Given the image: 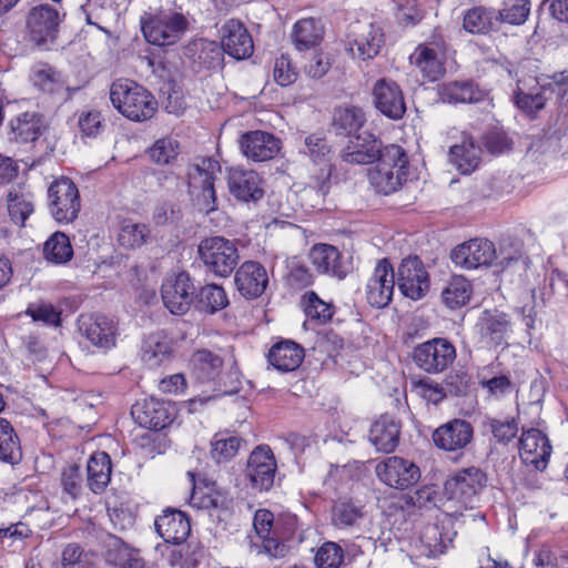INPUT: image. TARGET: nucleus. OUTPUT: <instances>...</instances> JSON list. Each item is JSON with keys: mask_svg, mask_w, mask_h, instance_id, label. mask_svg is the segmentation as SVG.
Returning a JSON list of instances; mask_svg holds the SVG:
<instances>
[{"mask_svg": "<svg viewBox=\"0 0 568 568\" xmlns=\"http://www.w3.org/2000/svg\"><path fill=\"white\" fill-rule=\"evenodd\" d=\"M112 105L125 118L135 122L146 121L155 114L158 102L142 85L130 80H116L110 88Z\"/></svg>", "mask_w": 568, "mask_h": 568, "instance_id": "nucleus-1", "label": "nucleus"}, {"mask_svg": "<svg viewBox=\"0 0 568 568\" xmlns=\"http://www.w3.org/2000/svg\"><path fill=\"white\" fill-rule=\"evenodd\" d=\"M374 168L368 170L371 185L381 194L388 195L402 187L407 180L408 156L397 144L385 146Z\"/></svg>", "mask_w": 568, "mask_h": 568, "instance_id": "nucleus-2", "label": "nucleus"}, {"mask_svg": "<svg viewBox=\"0 0 568 568\" xmlns=\"http://www.w3.org/2000/svg\"><path fill=\"white\" fill-rule=\"evenodd\" d=\"M197 254L206 271L219 277H229L240 261L236 243L223 236L203 239Z\"/></svg>", "mask_w": 568, "mask_h": 568, "instance_id": "nucleus-3", "label": "nucleus"}, {"mask_svg": "<svg viewBox=\"0 0 568 568\" xmlns=\"http://www.w3.org/2000/svg\"><path fill=\"white\" fill-rule=\"evenodd\" d=\"M48 209L58 223H71L78 217L81 209L80 193L71 179L61 176L50 183Z\"/></svg>", "mask_w": 568, "mask_h": 568, "instance_id": "nucleus-4", "label": "nucleus"}, {"mask_svg": "<svg viewBox=\"0 0 568 568\" xmlns=\"http://www.w3.org/2000/svg\"><path fill=\"white\" fill-rule=\"evenodd\" d=\"M456 359V348L446 338L435 337L415 346L413 361L415 365L428 374L446 371Z\"/></svg>", "mask_w": 568, "mask_h": 568, "instance_id": "nucleus-5", "label": "nucleus"}, {"mask_svg": "<svg viewBox=\"0 0 568 568\" xmlns=\"http://www.w3.org/2000/svg\"><path fill=\"white\" fill-rule=\"evenodd\" d=\"M221 172L220 163L212 158H202L190 165L187 171L189 187L201 190L202 210L205 213L216 209V193L214 182Z\"/></svg>", "mask_w": 568, "mask_h": 568, "instance_id": "nucleus-6", "label": "nucleus"}, {"mask_svg": "<svg viewBox=\"0 0 568 568\" xmlns=\"http://www.w3.org/2000/svg\"><path fill=\"white\" fill-rule=\"evenodd\" d=\"M486 474L477 467H468L457 471L445 483V491L465 507L473 508L478 494L486 486Z\"/></svg>", "mask_w": 568, "mask_h": 568, "instance_id": "nucleus-7", "label": "nucleus"}, {"mask_svg": "<svg viewBox=\"0 0 568 568\" xmlns=\"http://www.w3.org/2000/svg\"><path fill=\"white\" fill-rule=\"evenodd\" d=\"M164 306L174 315L185 314L195 301V287L187 272L166 277L161 287Z\"/></svg>", "mask_w": 568, "mask_h": 568, "instance_id": "nucleus-8", "label": "nucleus"}, {"mask_svg": "<svg viewBox=\"0 0 568 568\" xmlns=\"http://www.w3.org/2000/svg\"><path fill=\"white\" fill-rule=\"evenodd\" d=\"M396 275L399 291L413 301L423 298L429 291V274L418 256L402 260Z\"/></svg>", "mask_w": 568, "mask_h": 568, "instance_id": "nucleus-9", "label": "nucleus"}, {"mask_svg": "<svg viewBox=\"0 0 568 568\" xmlns=\"http://www.w3.org/2000/svg\"><path fill=\"white\" fill-rule=\"evenodd\" d=\"M495 258V245L486 239L466 241L457 245L450 253L454 265L468 271L490 266Z\"/></svg>", "mask_w": 568, "mask_h": 568, "instance_id": "nucleus-10", "label": "nucleus"}, {"mask_svg": "<svg viewBox=\"0 0 568 568\" xmlns=\"http://www.w3.org/2000/svg\"><path fill=\"white\" fill-rule=\"evenodd\" d=\"M277 464L272 449L266 445H258L250 454L246 466V476L254 489L267 491L274 485Z\"/></svg>", "mask_w": 568, "mask_h": 568, "instance_id": "nucleus-11", "label": "nucleus"}, {"mask_svg": "<svg viewBox=\"0 0 568 568\" xmlns=\"http://www.w3.org/2000/svg\"><path fill=\"white\" fill-rule=\"evenodd\" d=\"M376 475L387 486L404 490L418 481L420 470L413 462L392 456L377 464Z\"/></svg>", "mask_w": 568, "mask_h": 568, "instance_id": "nucleus-12", "label": "nucleus"}, {"mask_svg": "<svg viewBox=\"0 0 568 568\" xmlns=\"http://www.w3.org/2000/svg\"><path fill=\"white\" fill-rule=\"evenodd\" d=\"M395 272L387 258L379 260L366 285V300L376 308L387 306L394 294Z\"/></svg>", "mask_w": 568, "mask_h": 568, "instance_id": "nucleus-13", "label": "nucleus"}, {"mask_svg": "<svg viewBox=\"0 0 568 568\" xmlns=\"http://www.w3.org/2000/svg\"><path fill=\"white\" fill-rule=\"evenodd\" d=\"M131 415L141 427L160 430L172 423L174 407L168 402L148 398L136 402L131 408Z\"/></svg>", "mask_w": 568, "mask_h": 568, "instance_id": "nucleus-14", "label": "nucleus"}, {"mask_svg": "<svg viewBox=\"0 0 568 568\" xmlns=\"http://www.w3.org/2000/svg\"><path fill=\"white\" fill-rule=\"evenodd\" d=\"M230 193L240 202L256 203L264 196L263 180L257 172L231 168L227 173Z\"/></svg>", "mask_w": 568, "mask_h": 568, "instance_id": "nucleus-15", "label": "nucleus"}, {"mask_svg": "<svg viewBox=\"0 0 568 568\" xmlns=\"http://www.w3.org/2000/svg\"><path fill=\"white\" fill-rule=\"evenodd\" d=\"M374 105L385 116L400 120L406 113V103L400 87L390 79H379L373 87Z\"/></svg>", "mask_w": 568, "mask_h": 568, "instance_id": "nucleus-16", "label": "nucleus"}, {"mask_svg": "<svg viewBox=\"0 0 568 568\" xmlns=\"http://www.w3.org/2000/svg\"><path fill=\"white\" fill-rule=\"evenodd\" d=\"M474 428L465 419H453L433 433V442L436 447L445 452H459L465 449L473 440Z\"/></svg>", "mask_w": 568, "mask_h": 568, "instance_id": "nucleus-17", "label": "nucleus"}, {"mask_svg": "<svg viewBox=\"0 0 568 568\" xmlns=\"http://www.w3.org/2000/svg\"><path fill=\"white\" fill-rule=\"evenodd\" d=\"M477 326L481 341L490 347L507 345L513 333V323L508 314L497 310H485L478 318Z\"/></svg>", "mask_w": 568, "mask_h": 568, "instance_id": "nucleus-18", "label": "nucleus"}, {"mask_svg": "<svg viewBox=\"0 0 568 568\" xmlns=\"http://www.w3.org/2000/svg\"><path fill=\"white\" fill-rule=\"evenodd\" d=\"M234 282L239 293L246 300L260 297L268 285L266 268L256 261H245L236 270Z\"/></svg>", "mask_w": 568, "mask_h": 568, "instance_id": "nucleus-19", "label": "nucleus"}, {"mask_svg": "<svg viewBox=\"0 0 568 568\" xmlns=\"http://www.w3.org/2000/svg\"><path fill=\"white\" fill-rule=\"evenodd\" d=\"M79 332L85 336L94 346L111 348L115 345L116 324L113 320L102 314L81 315Z\"/></svg>", "mask_w": 568, "mask_h": 568, "instance_id": "nucleus-20", "label": "nucleus"}, {"mask_svg": "<svg viewBox=\"0 0 568 568\" xmlns=\"http://www.w3.org/2000/svg\"><path fill=\"white\" fill-rule=\"evenodd\" d=\"M385 146L372 134H356L342 150L341 158L349 164H371L384 153Z\"/></svg>", "mask_w": 568, "mask_h": 568, "instance_id": "nucleus-21", "label": "nucleus"}, {"mask_svg": "<svg viewBox=\"0 0 568 568\" xmlns=\"http://www.w3.org/2000/svg\"><path fill=\"white\" fill-rule=\"evenodd\" d=\"M155 531L165 541L174 545L183 544L191 532L190 519L185 513L168 508L154 521Z\"/></svg>", "mask_w": 568, "mask_h": 568, "instance_id": "nucleus-22", "label": "nucleus"}, {"mask_svg": "<svg viewBox=\"0 0 568 568\" xmlns=\"http://www.w3.org/2000/svg\"><path fill=\"white\" fill-rule=\"evenodd\" d=\"M551 445L548 437L539 429L524 430L519 438V454L526 464L544 469L551 455Z\"/></svg>", "mask_w": 568, "mask_h": 568, "instance_id": "nucleus-23", "label": "nucleus"}, {"mask_svg": "<svg viewBox=\"0 0 568 568\" xmlns=\"http://www.w3.org/2000/svg\"><path fill=\"white\" fill-rule=\"evenodd\" d=\"M189 18L182 11L171 8H161L155 13L141 18L143 36L160 29H162L161 36H169L166 33L168 31L172 33H185L189 31Z\"/></svg>", "mask_w": 568, "mask_h": 568, "instance_id": "nucleus-24", "label": "nucleus"}, {"mask_svg": "<svg viewBox=\"0 0 568 568\" xmlns=\"http://www.w3.org/2000/svg\"><path fill=\"white\" fill-rule=\"evenodd\" d=\"M240 145L243 154L253 161L262 162L273 159L281 149V142L265 131H250L241 136Z\"/></svg>", "mask_w": 568, "mask_h": 568, "instance_id": "nucleus-25", "label": "nucleus"}, {"mask_svg": "<svg viewBox=\"0 0 568 568\" xmlns=\"http://www.w3.org/2000/svg\"><path fill=\"white\" fill-rule=\"evenodd\" d=\"M313 266L323 274L343 280L351 271V263L345 261L341 252L329 244H316L308 254Z\"/></svg>", "mask_w": 568, "mask_h": 568, "instance_id": "nucleus-26", "label": "nucleus"}, {"mask_svg": "<svg viewBox=\"0 0 568 568\" xmlns=\"http://www.w3.org/2000/svg\"><path fill=\"white\" fill-rule=\"evenodd\" d=\"M275 517L267 509H258L253 518L254 529L262 541L263 551L272 558H283L288 552V546L271 537Z\"/></svg>", "mask_w": 568, "mask_h": 568, "instance_id": "nucleus-27", "label": "nucleus"}, {"mask_svg": "<svg viewBox=\"0 0 568 568\" xmlns=\"http://www.w3.org/2000/svg\"><path fill=\"white\" fill-rule=\"evenodd\" d=\"M304 356L301 345L291 339H284L270 348L267 361L278 372L288 373L300 367Z\"/></svg>", "mask_w": 568, "mask_h": 568, "instance_id": "nucleus-28", "label": "nucleus"}, {"mask_svg": "<svg viewBox=\"0 0 568 568\" xmlns=\"http://www.w3.org/2000/svg\"><path fill=\"white\" fill-rule=\"evenodd\" d=\"M366 515L365 505L352 497H339L331 508L332 525L338 529H349L358 526Z\"/></svg>", "mask_w": 568, "mask_h": 568, "instance_id": "nucleus-29", "label": "nucleus"}, {"mask_svg": "<svg viewBox=\"0 0 568 568\" xmlns=\"http://www.w3.org/2000/svg\"><path fill=\"white\" fill-rule=\"evenodd\" d=\"M463 27L466 32L473 34L500 32V14L494 8L474 7L465 12Z\"/></svg>", "mask_w": 568, "mask_h": 568, "instance_id": "nucleus-30", "label": "nucleus"}, {"mask_svg": "<svg viewBox=\"0 0 568 568\" xmlns=\"http://www.w3.org/2000/svg\"><path fill=\"white\" fill-rule=\"evenodd\" d=\"M369 440L379 452H393L399 440V424L394 417L382 415L371 427Z\"/></svg>", "mask_w": 568, "mask_h": 568, "instance_id": "nucleus-31", "label": "nucleus"}, {"mask_svg": "<svg viewBox=\"0 0 568 568\" xmlns=\"http://www.w3.org/2000/svg\"><path fill=\"white\" fill-rule=\"evenodd\" d=\"M60 24L59 11L50 4H39L30 9L27 27L33 36H52Z\"/></svg>", "mask_w": 568, "mask_h": 568, "instance_id": "nucleus-32", "label": "nucleus"}, {"mask_svg": "<svg viewBox=\"0 0 568 568\" xmlns=\"http://www.w3.org/2000/svg\"><path fill=\"white\" fill-rule=\"evenodd\" d=\"M8 212L11 221L23 226L34 211V195L26 185L12 186L7 195Z\"/></svg>", "mask_w": 568, "mask_h": 568, "instance_id": "nucleus-33", "label": "nucleus"}, {"mask_svg": "<svg viewBox=\"0 0 568 568\" xmlns=\"http://www.w3.org/2000/svg\"><path fill=\"white\" fill-rule=\"evenodd\" d=\"M480 146L475 143L468 134H463L462 142L456 143L449 149L450 162L463 173H471L480 161Z\"/></svg>", "mask_w": 568, "mask_h": 568, "instance_id": "nucleus-34", "label": "nucleus"}, {"mask_svg": "<svg viewBox=\"0 0 568 568\" xmlns=\"http://www.w3.org/2000/svg\"><path fill=\"white\" fill-rule=\"evenodd\" d=\"M223 53L222 42L206 38H194L185 48V54L206 69L220 65Z\"/></svg>", "mask_w": 568, "mask_h": 568, "instance_id": "nucleus-35", "label": "nucleus"}, {"mask_svg": "<svg viewBox=\"0 0 568 568\" xmlns=\"http://www.w3.org/2000/svg\"><path fill=\"white\" fill-rule=\"evenodd\" d=\"M222 365L221 356L209 349L196 351L190 359L191 374L200 383L215 381Z\"/></svg>", "mask_w": 568, "mask_h": 568, "instance_id": "nucleus-36", "label": "nucleus"}, {"mask_svg": "<svg viewBox=\"0 0 568 568\" xmlns=\"http://www.w3.org/2000/svg\"><path fill=\"white\" fill-rule=\"evenodd\" d=\"M88 486L94 494L104 491L111 480L112 463L105 452H95L87 465Z\"/></svg>", "mask_w": 568, "mask_h": 568, "instance_id": "nucleus-37", "label": "nucleus"}, {"mask_svg": "<svg viewBox=\"0 0 568 568\" xmlns=\"http://www.w3.org/2000/svg\"><path fill=\"white\" fill-rule=\"evenodd\" d=\"M444 53L439 49L428 45H418L410 54V63L430 81L437 80L443 74Z\"/></svg>", "mask_w": 568, "mask_h": 568, "instance_id": "nucleus-38", "label": "nucleus"}, {"mask_svg": "<svg viewBox=\"0 0 568 568\" xmlns=\"http://www.w3.org/2000/svg\"><path fill=\"white\" fill-rule=\"evenodd\" d=\"M42 130V118L36 112L21 113L10 121V139L16 142L36 141Z\"/></svg>", "mask_w": 568, "mask_h": 568, "instance_id": "nucleus-39", "label": "nucleus"}, {"mask_svg": "<svg viewBox=\"0 0 568 568\" xmlns=\"http://www.w3.org/2000/svg\"><path fill=\"white\" fill-rule=\"evenodd\" d=\"M365 121V113L361 108H338L334 111L332 126L337 135L353 138L364 125Z\"/></svg>", "mask_w": 568, "mask_h": 568, "instance_id": "nucleus-40", "label": "nucleus"}, {"mask_svg": "<svg viewBox=\"0 0 568 568\" xmlns=\"http://www.w3.org/2000/svg\"><path fill=\"white\" fill-rule=\"evenodd\" d=\"M30 81L38 90L49 94L59 92L65 84L59 71L42 62L32 67Z\"/></svg>", "mask_w": 568, "mask_h": 568, "instance_id": "nucleus-41", "label": "nucleus"}, {"mask_svg": "<svg viewBox=\"0 0 568 568\" xmlns=\"http://www.w3.org/2000/svg\"><path fill=\"white\" fill-rule=\"evenodd\" d=\"M172 352L170 341L161 334L148 336L142 345V361L151 368L160 366Z\"/></svg>", "mask_w": 568, "mask_h": 568, "instance_id": "nucleus-42", "label": "nucleus"}, {"mask_svg": "<svg viewBox=\"0 0 568 568\" xmlns=\"http://www.w3.org/2000/svg\"><path fill=\"white\" fill-rule=\"evenodd\" d=\"M21 458L20 439L14 428L10 422L0 417V460L16 465Z\"/></svg>", "mask_w": 568, "mask_h": 568, "instance_id": "nucleus-43", "label": "nucleus"}, {"mask_svg": "<svg viewBox=\"0 0 568 568\" xmlns=\"http://www.w3.org/2000/svg\"><path fill=\"white\" fill-rule=\"evenodd\" d=\"M21 458L20 439L14 428L10 422L0 417V460L16 465Z\"/></svg>", "mask_w": 568, "mask_h": 568, "instance_id": "nucleus-44", "label": "nucleus"}, {"mask_svg": "<svg viewBox=\"0 0 568 568\" xmlns=\"http://www.w3.org/2000/svg\"><path fill=\"white\" fill-rule=\"evenodd\" d=\"M473 287L464 276H453L442 291L443 303L452 308H459L466 305L471 296Z\"/></svg>", "mask_w": 568, "mask_h": 568, "instance_id": "nucleus-45", "label": "nucleus"}, {"mask_svg": "<svg viewBox=\"0 0 568 568\" xmlns=\"http://www.w3.org/2000/svg\"><path fill=\"white\" fill-rule=\"evenodd\" d=\"M197 308L214 314L229 305L225 290L217 284H206L195 293Z\"/></svg>", "mask_w": 568, "mask_h": 568, "instance_id": "nucleus-46", "label": "nucleus"}, {"mask_svg": "<svg viewBox=\"0 0 568 568\" xmlns=\"http://www.w3.org/2000/svg\"><path fill=\"white\" fill-rule=\"evenodd\" d=\"M243 439L227 432L216 433L211 442V456L217 463L233 459L241 447Z\"/></svg>", "mask_w": 568, "mask_h": 568, "instance_id": "nucleus-47", "label": "nucleus"}, {"mask_svg": "<svg viewBox=\"0 0 568 568\" xmlns=\"http://www.w3.org/2000/svg\"><path fill=\"white\" fill-rule=\"evenodd\" d=\"M385 1L390 6L397 24L403 29L415 27L424 19L425 13L417 0Z\"/></svg>", "mask_w": 568, "mask_h": 568, "instance_id": "nucleus-48", "label": "nucleus"}, {"mask_svg": "<svg viewBox=\"0 0 568 568\" xmlns=\"http://www.w3.org/2000/svg\"><path fill=\"white\" fill-rule=\"evenodd\" d=\"M44 258L54 264H63L71 260L73 250L69 237L62 232L53 233L44 243Z\"/></svg>", "mask_w": 568, "mask_h": 568, "instance_id": "nucleus-49", "label": "nucleus"}, {"mask_svg": "<svg viewBox=\"0 0 568 568\" xmlns=\"http://www.w3.org/2000/svg\"><path fill=\"white\" fill-rule=\"evenodd\" d=\"M442 97L444 101L449 103H473L478 102L483 93L473 82L456 81L443 88Z\"/></svg>", "mask_w": 568, "mask_h": 568, "instance_id": "nucleus-50", "label": "nucleus"}, {"mask_svg": "<svg viewBox=\"0 0 568 568\" xmlns=\"http://www.w3.org/2000/svg\"><path fill=\"white\" fill-rule=\"evenodd\" d=\"M302 306L306 317L317 324H326L334 315V306L321 300L313 291L303 295Z\"/></svg>", "mask_w": 568, "mask_h": 568, "instance_id": "nucleus-51", "label": "nucleus"}, {"mask_svg": "<svg viewBox=\"0 0 568 568\" xmlns=\"http://www.w3.org/2000/svg\"><path fill=\"white\" fill-rule=\"evenodd\" d=\"M483 428L493 435L498 444L507 445L513 440L518 433V424L514 418L511 419H497L486 417L483 420Z\"/></svg>", "mask_w": 568, "mask_h": 568, "instance_id": "nucleus-52", "label": "nucleus"}, {"mask_svg": "<svg viewBox=\"0 0 568 568\" xmlns=\"http://www.w3.org/2000/svg\"><path fill=\"white\" fill-rule=\"evenodd\" d=\"M149 235L150 230L145 224L125 221L120 229L118 241L124 247L134 248L143 245Z\"/></svg>", "mask_w": 568, "mask_h": 568, "instance_id": "nucleus-53", "label": "nucleus"}, {"mask_svg": "<svg viewBox=\"0 0 568 568\" xmlns=\"http://www.w3.org/2000/svg\"><path fill=\"white\" fill-rule=\"evenodd\" d=\"M179 142L172 138L156 140L149 148L148 154L152 162L159 165L170 164L179 154Z\"/></svg>", "mask_w": 568, "mask_h": 568, "instance_id": "nucleus-54", "label": "nucleus"}, {"mask_svg": "<svg viewBox=\"0 0 568 568\" xmlns=\"http://www.w3.org/2000/svg\"><path fill=\"white\" fill-rule=\"evenodd\" d=\"M343 548L334 542H324L316 551L314 562L316 568H339L344 561Z\"/></svg>", "mask_w": 568, "mask_h": 568, "instance_id": "nucleus-55", "label": "nucleus"}, {"mask_svg": "<svg viewBox=\"0 0 568 568\" xmlns=\"http://www.w3.org/2000/svg\"><path fill=\"white\" fill-rule=\"evenodd\" d=\"M26 314L34 322H42L48 326L58 327L61 325V311H58L51 303L43 301L30 303Z\"/></svg>", "mask_w": 568, "mask_h": 568, "instance_id": "nucleus-56", "label": "nucleus"}, {"mask_svg": "<svg viewBox=\"0 0 568 568\" xmlns=\"http://www.w3.org/2000/svg\"><path fill=\"white\" fill-rule=\"evenodd\" d=\"M103 547L105 561L119 568L124 564L133 550L122 539L114 535H109L104 539Z\"/></svg>", "mask_w": 568, "mask_h": 568, "instance_id": "nucleus-57", "label": "nucleus"}, {"mask_svg": "<svg viewBox=\"0 0 568 568\" xmlns=\"http://www.w3.org/2000/svg\"><path fill=\"white\" fill-rule=\"evenodd\" d=\"M302 152L308 155L313 162L320 163L329 160L332 150L322 134L314 133L304 139Z\"/></svg>", "mask_w": 568, "mask_h": 568, "instance_id": "nucleus-58", "label": "nucleus"}, {"mask_svg": "<svg viewBox=\"0 0 568 568\" xmlns=\"http://www.w3.org/2000/svg\"><path fill=\"white\" fill-rule=\"evenodd\" d=\"M500 14V32L506 36L504 27L506 24L519 26L523 24L530 12L529 0H515V3L507 9L498 10Z\"/></svg>", "mask_w": 568, "mask_h": 568, "instance_id": "nucleus-59", "label": "nucleus"}, {"mask_svg": "<svg viewBox=\"0 0 568 568\" xmlns=\"http://www.w3.org/2000/svg\"><path fill=\"white\" fill-rule=\"evenodd\" d=\"M298 520L295 515L282 514L275 518L271 537H275L285 545L295 540L297 532Z\"/></svg>", "mask_w": 568, "mask_h": 568, "instance_id": "nucleus-60", "label": "nucleus"}, {"mask_svg": "<svg viewBox=\"0 0 568 568\" xmlns=\"http://www.w3.org/2000/svg\"><path fill=\"white\" fill-rule=\"evenodd\" d=\"M78 126L83 136L97 138L103 132L105 124L100 111L87 110L78 114Z\"/></svg>", "mask_w": 568, "mask_h": 568, "instance_id": "nucleus-61", "label": "nucleus"}, {"mask_svg": "<svg viewBox=\"0 0 568 568\" xmlns=\"http://www.w3.org/2000/svg\"><path fill=\"white\" fill-rule=\"evenodd\" d=\"M201 548L186 545L181 549H172L169 554V562L175 568H195L199 565Z\"/></svg>", "mask_w": 568, "mask_h": 568, "instance_id": "nucleus-62", "label": "nucleus"}, {"mask_svg": "<svg viewBox=\"0 0 568 568\" xmlns=\"http://www.w3.org/2000/svg\"><path fill=\"white\" fill-rule=\"evenodd\" d=\"M546 91V87H542L538 92L526 93L518 85V89L514 95L515 103L524 112L535 113L545 106L547 101V97L545 95Z\"/></svg>", "mask_w": 568, "mask_h": 568, "instance_id": "nucleus-63", "label": "nucleus"}, {"mask_svg": "<svg viewBox=\"0 0 568 568\" xmlns=\"http://www.w3.org/2000/svg\"><path fill=\"white\" fill-rule=\"evenodd\" d=\"M298 77L296 68L292 64L291 59L286 54L276 58L273 67L274 81L281 87L293 84Z\"/></svg>", "mask_w": 568, "mask_h": 568, "instance_id": "nucleus-64", "label": "nucleus"}]
</instances>
